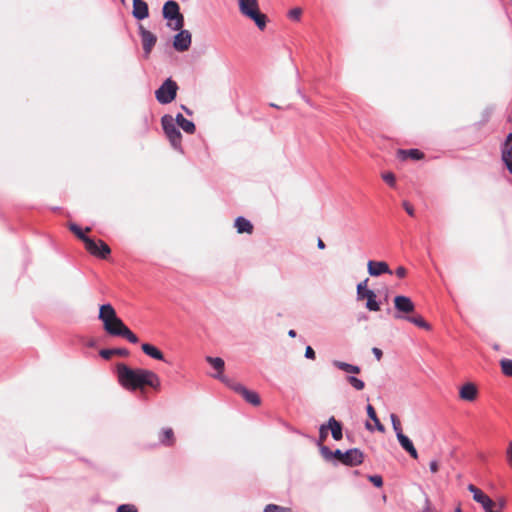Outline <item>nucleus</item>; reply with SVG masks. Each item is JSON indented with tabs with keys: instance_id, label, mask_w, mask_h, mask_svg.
Returning <instances> with one entry per match:
<instances>
[{
	"instance_id": "obj_10",
	"label": "nucleus",
	"mask_w": 512,
	"mask_h": 512,
	"mask_svg": "<svg viewBox=\"0 0 512 512\" xmlns=\"http://www.w3.org/2000/svg\"><path fill=\"white\" fill-rule=\"evenodd\" d=\"M139 34L142 41L144 56L148 58L154 45L156 44L157 37L151 31L145 29L142 25L139 26Z\"/></svg>"
},
{
	"instance_id": "obj_46",
	"label": "nucleus",
	"mask_w": 512,
	"mask_h": 512,
	"mask_svg": "<svg viewBox=\"0 0 512 512\" xmlns=\"http://www.w3.org/2000/svg\"><path fill=\"white\" fill-rule=\"evenodd\" d=\"M506 457H507L508 464L512 468V441L509 442V444H508L507 451H506Z\"/></svg>"
},
{
	"instance_id": "obj_59",
	"label": "nucleus",
	"mask_w": 512,
	"mask_h": 512,
	"mask_svg": "<svg viewBox=\"0 0 512 512\" xmlns=\"http://www.w3.org/2000/svg\"><path fill=\"white\" fill-rule=\"evenodd\" d=\"M270 106L273 107V108L280 109V107L277 104H275V103H270Z\"/></svg>"
},
{
	"instance_id": "obj_37",
	"label": "nucleus",
	"mask_w": 512,
	"mask_h": 512,
	"mask_svg": "<svg viewBox=\"0 0 512 512\" xmlns=\"http://www.w3.org/2000/svg\"><path fill=\"white\" fill-rule=\"evenodd\" d=\"M390 419H391L392 427H393V430L395 431L396 437H398L400 434H404L402 432L401 424H400L398 417L395 414H391Z\"/></svg>"
},
{
	"instance_id": "obj_27",
	"label": "nucleus",
	"mask_w": 512,
	"mask_h": 512,
	"mask_svg": "<svg viewBox=\"0 0 512 512\" xmlns=\"http://www.w3.org/2000/svg\"><path fill=\"white\" fill-rule=\"evenodd\" d=\"M159 442L167 447H170L174 444V432L172 428H163L159 433Z\"/></svg>"
},
{
	"instance_id": "obj_30",
	"label": "nucleus",
	"mask_w": 512,
	"mask_h": 512,
	"mask_svg": "<svg viewBox=\"0 0 512 512\" xmlns=\"http://www.w3.org/2000/svg\"><path fill=\"white\" fill-rule=\"evenodd\" d=\"M69 229L73 232L84 244H88L89 246L93 245V239L84 234L82 229L75 223L69 224Z\"/></svg>"
},
{
	"instance_id": "obj_19",
	"label": "nucleus",
	"mask_w": 512,
	"mask_h": 512,
	"mask_svg": "<svg viewBox=\"0 0 512 512\" xmlns=\"http://www.w3.org/2000/svg\"><path fill=\"white\" fill-rule=\"evenodd\" d=\"M397 440L400 444V446L413 458V459H417L418 458V452L416 450V448L414 447L413 445V442L409 439L408 436H406L405 434H400L398 437H397Z\"/></svg>"
},
{
	"instance_id": "obj_13",
	"label": "nucleus",
	"mask_w": 512,
	"mask_h": 512,
	"mask_svg": "<svg viewBox=\"0 0 512 512\" xmlns=\"http://www.w3.org/2000/svg\"><path fill=\"white\" fill-rule=\"evenodd\" d=\"M85 248L90 254L101 259H106L111 253L110 247L103 240L96 241L93 239V245L85 244Z\"/></svg>"
},
{
	"instance_id": "obj_45",
	"label": "nucleus",
	"mask_w": 512,
	"mask_h": 512,
	"mask_svg": "<svg viewBox=\"0 0 512 512\" xmlns=\"http://www.w3.org/2000/svg\"><path fill=\"white\" fill-rule=\"evenodd\" d=\"M305 357L307 359H310V360H314L316 355H315V351L313 350V348L311 346H307L306 349H305Z\"/></svg>"
},
{
	"instance_id": "obj_4",
	"label": "nucleus",
	"mask_w": 512,
	"mask_h": 512,
	"mask_svg": "<svg viewBox=\"0 0 512 512\" xmlns=\"http://www.w3.org/2000/svg\"><path fill=\"white\" fill-rule=\"evenodd\" d=\"M161 124H162L163 131H164L166 137L168 138L171 146L176 151L183 153V148H182V144H181L182 134H181L180 130L177 128V124L174 121V118L169 114H165L161 118Z\"/></svg>"
},
{
	"instance_id": "obj_21",
	"label": "nucleus",
	"mask_w": 512,
	"mask_h": 512,
	"mask_svg": "<svg viewBox=\"0 0 512 512\" xmlns=\"http://www.w3.org/2000/svg\"><path fill=\"white\" fill-rule=\"evenodd\" d=\"M394 318L407 320L410 323H413L414 325H416L417 327L428 330V331L431 329V325L428 322H426L423 319V317L420 315L408 316V315L395 314Z\"/></svg>"
},
{
	"instance_id": "obj_29",
	"label": "nucleus",
	"mask_w": 512,
	"mask_h": 512,
	"mask_svg": "<svg viewBox=\"0 0 512 512\" xmlns=\"http://www.w3.org/2000/svg\"><path fill=\"white\" fill-rule=\"evenodd\" d=\"M398 155L402 160H405L407 158L413 159V160H420L424 157V153L421 152L418 149H409V150H398Z\"/></svg>"
},
{
	"instance_id": "obj_55",
	"label": "nucleus",
	"mask_w": 512,
	"mask_h": 512,
	"mask_svg": "<svg viewBox=\"0 0 512 512\" xmlns=\"http://www.w3.org/2000/svg\"><path fill=\"white\" fill-rule=\"evenodd\" d=\"M298 93L301 95L302 99H303L306 103L310 104V100H309L305 95H303V94L301 93V91H300V90H298Z\"/></svg>"
},
{
	"instance_id": "obj_8",
	"label": "nucleus",
	"mask_w": 512,
	"mask_h": 512,
	"mask_svg": "<svg viewBox=\"0 0 512 512\" xmlns=\"http://www.w3.org/2000/svg\"><path fill=\"white\" fill-rule=\"evenodd\" d=\"M179 32L174 36L173 47L176 51L184 52L187 51L192 42V35L188 30L181 28Z\"/></svg>"
},
{
	"instance_id": "obj_48",
	"label": "nucleus",
	"mask_w": 512,
	"mask_h": 512,
	"mask_svg": "<svg viewBox=\"0 0 512 512\" xmlns=\"http://www.w3.org/2000/svg\"><path fill=\"white\" fill-rule=\"evenodd\" d=\"M406 269L403 267V266H399L396 270H395V274L397 277L399 278H404L406 276Z\"/></svg>"
},
{
	"instance_id": "obj_17",
	"label": "nucleus",
	"mask_w": 512,
	"mask_h": 512,
	"mask_svg": "<svg viewBox=\"0 0 512 512\" xmlns=\"http://www.w3.org/2000/svg\"><path fill=\"white\" fill-rule=\"evenodd\" d=\"M132 15L137 20H143L149 16V8L144 0H133Z\"/></svg>"
},
{
	"instance_id": "obj_3",
	"label": "nucleus",
	"mask_w": 512,
	"mask_h": 512,
	"mask_svg": "<svg viewBox=\"0 0 512 512\" xmlns=\"http://www.w3.org/2000/svg\"><path fill=\"white\" fill-rule=\"evenodd\" d=\"M164 19L168 20L167 26L172 30H180L184 26V16L180 12L179 4L174 0H168L162 8Z\"/></svg>"
},
{
	"instance_id": "obj_6",
	"label": "nucleus",
	"mask_w": 512,
	"mask_h": 512,
	"mask_svg": "<svg viewBox=\"0 0 512 512\" xmlns=\"http://www.w3.org/2000/svg\"><path fill=\"white\" fill-rule=\"evenodd\" d=\"M368 279L358 283L357 285V299L361 300L366 298V308L369 311H379L380 304L376 300V293L373 290L367 288Z\"/></svg>"
},
{
	"instance_id": "obj_52",
	"label": "nucleus",
	"mask_w": 512,
	"mask_h": 512,
	"mask_svg": "<svg viewBox=\"0 0 512 512\" xmlns=\"http://www.w3.org/2000/svg\"><path fill=\"white\" fill-rule=\"evenodd\" d=\"M372 353L374 354V356L376 357L377 360H380L382 358L383 353H382L381 349L374 347V348H372Z\"/></svg>"
},
{
	"instance_id": "obj_18",
	"label": "nucleus",
	"mask_w": 512,
	"mask_h": 512,
	"mask_svg": "<svg viewBox=\"0 0 512 512\" xmlns=\"http://www.w3.org/2000/svg\"><path fill=\"white\" fill-rule=\"evenodd\" d=\"M477 388L473 383L464 384L459 390V396L465 401H474L477 397Z\"/></svg>"
},
{
	"instance_id": "obj_36",
	"label": "nucleus",
	"mask_w": 512,
	"mask_h": 512,
	"mask_svg": "<svg viewBox=\"0 0 512 512\" xmlns=\"http://www.w3.org/2000/svg\"><path fill=\"white\" fill-rule=\"evenodd\" d=\"M501 369L503 374L506 376L512 377V360L511 359H502L500 362Z\"/></svg>"
},
{
	"instance_id": "obj_16",
	"label": "nucleus",
	"mask_w": 512,
	"mask_h": 512,
	"mask_svg": "<svg viewBox=\"0 0 512 512\" xmlns=\"http://www.w3.org/2000/svg\"><path fill=\"white\" fill-rule=\"evenodd\" d=\"M502 160L512 174V133H509L502 147Z\"/></svg>"
},
{
	"instance_id": "obj_41",
	"label": "nucleus",
	"mask_w": 512,
	"mask_h": 512,
	"mask_svg": "<svg viewBox=\"0 0 512 512\" xmlns=\"http://www.w3.org/2000/svg\"><path fill=\"white\" fill-rule=\"evenodd\" d=\"M382 178L383 180L390 186H394L395 185V175L392 173V172H386L384 174H382Z\"/></svg>"
},
{
	"instance_id": "obj_15",
	"label": "nucleus",
	"mask_w": 512,
	"mask_h": 512,
	"mask_svg": "<svg viewBox=\"0 0 512 512\" xmlns=\"http://www.w3.org/2000/svg\"><path fill=\"white\" fill-rule=\"evenodd\" d=\"M367 270L370 276L377 277L383 273L392 274L388 264L384 261H368Z\"/></svg>"
},
{
	"instance_id": "obj_24",
	"label": "nucleus",
	"mask_w": 512,
	"mask_h": 512,
	"mask_svg": "<svg viewBox=\"0 0 512 512\" xmlns=\"http://www.w3.org/2000/svg\"><path fill=\"white\" fill-rule=\"evenodd\" d=\"M141 349L147 356L155 360L166 361L164 354L156 346L150 343H143L141 345Z\"/></svg>"
},
{
	"instance_id": "obj_39",
	"label": "nucleus",
	"mask_w": 512,
	"mask_h": 512,
	"mask_svg": "<svg viewBox=\"0 0 512 512\" xmlns=\"http://www.w3.org/2000/svg\"><path fill=\"white\" fill-rule=\"evenodd\" d=\"M328 427H327V423L326 424H322L319 428V442H318V445H322L321 443L327 438L328 436Z\"/></svg>"
},
{
	"instance_id": "obj_33",
	"label": "nucleus",
	"mask_w": 512,
	"mask_h": 512,
	"mask_svg": "<svg viewBox=\"0 0 512 512\" xmlns=\"http://www.w3.org/2000/svg\"><path fill=\"white\" fill-rule=\"evenodd\" d=\"M118 337L126 338L130 343L136 344L139 342V338L134 334L128 327L123 328V331H116Z\"/></svg>"
},
{
	"instance_id": "obj_49",
	"label": "nucleus",
	"mask_w": 512,
	"mask_h": 512,
	"mask_svg": "<svg viewBox=\"0 0 512 512\" xmlns=\"http://www.w3.org/2000/svg\"><path fill=\"white\" fill-rule=\"evenodd\" d=\"M496 506L495 507H498V510L497 511H502L505 506H506V500L504 498H500L498 500V502H495Z\"/></svg>"
},
{
	"instance_id": "obj_11",
	"label": "nucleus",
	"mask_w": 512,
	"mask_h": 512,
	"mask_svg": "<svg viewBox=\"0 0 512 512\" xmlns=\"http://www.w3.org/2000/svg\"><path fill=\"white\" fill-rule=\"evenodd\" d=\"M394 307L397 311L396 314L407 315L415 310L413 301L404 295H397L394 298Z\"/></svg>"
},
{
	"instance_id": "obj_22",
	"label": "nucleus",
	"mask_w": 512,
	"mask_h": 512,
	"mask_svg": "<svg viewBox=\"0 0 512 512\" xmlns=\"http://www.w3.org/2000/svg\"><path fill=\"white\" fill-rule=\"evenodd\" d=\"M320 454L326 461H332L335 458L343 464L344 452H342L340 449L331 451L329 447L320 445Z\"/></svg>"
},
{
	"instance_id": "obj_58",
	"label": "nucleus",
	"mask_w": 512,
	"mask_h": 512,
	"mask_svg": "<svg viewBox=\"0 0 512 512\" xmlns=\"http://www.w3.org/2000/svg\"><path fill=\"white\" fill-rule=\"evenodd\" d=\"M365 427L367 430H370V431L373 430V426L369 422H366Z\"/></svg>"
},
{
	"instance_id": "obj_26",
	"label": "nucleus",
	"mask_w": 512,
	"mask_h": 512,
	"mask_svg": "<svg viewBox=\"0 0 512 512\" xmlns=\"http://www.w3.org/2000/svg\"><path fill=\"white\" fill-rule=\"evenodd\" d=\"M129 354L126 348L101 349L99 351V355L105 360H109L113 355L127 357Z\"/></svg>"
},
{
	"instance_id": "obj_43",
	"label": "nucleus",
	"mask_w": 512,
	"mask_h": 512,
	"mask_svg": "<svg viewBox=\"0 0 512 512\" xmlns=\"http://www.w3.org/2000/svg\"><path fill=\"white\" fill-rule=\"evenodd\" d=\"M117 512H138L136 507L132 504H122L118 506Z\"/></svg>"
},
{
	"instance_id": "obj_47",
	"label": "nucleus",
	"mask_w": 512,
	"mask_h": 512,
	"mask_svg": "<svg viewBox=\"0 0 512 512\" xmlns=\"http://www.w3.org/2000/svg\"><path fill=\"white\" fill-rule=\"evenodd\" d=\"M402 205L408 215L414 216V208L409 202L404 201Z\"/></svg>"
},
{
	"instance_id": "obj_42",
	"label": "nucleus",
	"mask_w": 512,
	"mask_h": 512,
	"mask_svg": "<svg viewBox=\"0 0 512 512\" xmlns=\"http://www.w3.org/2000/svg\"><path fill=\"white\" fill-rule=\"evenodd\" d=\"M302 10L300 8H293L289 11L288 16L290 19L298 21L300 20Z\"/></svg>"
},
{
	"instance_id": "obj_56",
	"label": "nucleus",
	"mask_w": 512,
	"mask_h": 512,
	"mask_svg": "<svg viewBox=\"0 0 512 512\" xmlns=\"http://www.w3.org/2000/svg\"><path fill=\"white\" fill-rule=\"evenodd\" d=\"M288 336H289V337H292V338L296 337V331H295V330H293V329L289 330V331H288Z\"/></svg>"
},
{
	"instance_id": "obj_25",
	"label": "nucleus",
	"mask_w": 512,
	"mask_h": 512,
	"mask_svg": "<svg viewBox=\"0 0 512 512\" xmlns=\"http://www.w3.org/2000/svg\"><path fill=\"white\" fill-rule=\"evenodd\" d=\"M234 226L239 234H250L253 231L252 223L243 216H239L235 219Z\"/></svg>"
},
{
	"instance_id": "obj_2",
	"label": "nucleus",
	"mask_w": 512,
	"mask_h": 512,
	"mask_svg": "<svg viewBox=\"0 0 512 512\" xmlns=\"http://www.w3.org/2000/svg\"><path fill=\"white\" fill-rule=\"evenodd\" d=\"M238 5L242 15L253 20L260 30L265 29L267 16L260 12L258 0H238Z\"/></svg>"
},
{
	"instance_id": "obj_23",
	"label": "nucleus",
	"mask_w": 512,
	"mask_h": 512,
	"mask_svg": "<svg viewBox=\"0 0 512 512\" xmlns=\"http://www.w3.org/2000/svg\"><path fill=\"white\" fill-rule=\"evenodd\" d=\"M176 124L187 134H193L196 130L195 124L186 119L181 113H178L174 118Z\"/></svg>"
},
{
	"instance_id": "obj_53",
	"label": "nucleus",
	"mask_w": 512,
	"mask_h": 512,
	"mask_svg": "<svg viewBox=\"0 0 512 512\" xmlns=\"http://www.w3.org/2000/svg\"><path fill=\"white\" fill-rule=\"evenodd\" d=\"M317 247H318L319 249H321V250L325 249V247H326V246H325V243H324V242H323V240H322V239H320V238H319V239H318V241H317Z\"/></svg>"
},
{
	"instance_id": "obj_34",
	"label": "nucleus",
	"mask_w": 512,
	"mask_h": 512,
	"mask_svg": "<svg viewBox=\"0 0 512 512\" xmlns=\"http://www.w3.org/2000/svg\"><path fill=\"white\" fill-rule=\"evenodd\" d=\"M468 490L473 494V499L477 503H482L483 500L487 497L486 494H484L480 489H478L475 485L469 484Z\"/></svg>"
},
{
	"instance_id": "obj_57",
	"label": "nucleus",
	"mask_w": 512,
	"mask_h": 512,
	"mask_svg": "<svg viewBox=\"0 0 512 512\" xmlns=\"http://www.w3.org/2000/svg\"><path fill=\"white\" fill-rule=\"evenodd\" d=\"M95 345H96V341H95V340H93V339H91V340H89V341L87 342V346H89V347H94Z\"/></svg>"
},
{
	"instance_id": "obj_44",
	"label": "nucleus",
	"mask_w": 512,
	"mask_h": 512,
	"mask_svg": "<svg viewBox=\"0 0 512 512\" xmlns=\"http://www.w3.org/2000/svg\"><path fill=\"white\" fill-rule=\"evenodd\" d=\"M369 481L371 483H373V485L378 487V488L383 485V479H382V477L380 475L369 476Z\"/></svg>"
},
{
	"instance_id": "obj_1",
	"label": "nucleus",
	"mask_w": 512,
	"mask_h": 512,
	"mask_svg": "<svg viewBox=\"0 0 512 512\" xmlns=\"http://www.w3.org/2000/svg\"><path fill=\"white\" fill-rule=\"evenodd\" d=\"M117 374L120 384L131 390L150 386L152 388L160 387V379L158 375L146 369H132L124 363L117 365Z\"/></svg>"
},
{
	"instance_id": "obj_35",
	"label": "nucleus",
	"mask_w": 512,
	"mask_h": 512,
	"mask_svg": "<svg viewBox=\"0 0 512 512\" xmlns=\"http://www.w3.org/2000/svg\"><path fill=\"white\" fill-rule=\"evenodd\" d=\"M347 382L357 391H361L365 387L364 381L353 375L347 377Z\"/></svg>"
},
{
	"instance_id": "obj_40",
	"label": "nucleus",
	"mask_w": 512,
	"mask_h": 512,
	"mask_svg": "<svg viewBox=\"0 0 512 512\" xmlns=\"http://www.w3.org/2000/svg\"><path fill=\"white\" fill-rule=\"evenodd\" d=\"M481 506L483 507V509L485 510V512H488L489 510H492L493 507L496 506L495 502L489 497L487 496L482 503H480Z\"/></svg>"
},
{
	"instance_id": "obj_38",
	"label": "nucleus",
	"mask_w": 512,
	"mask_h": 512,
	"mask_svg": "<svg viewBox=\"0 0 512 512\" xmlns=\"http://www.w3.org/2000/svg\"><path fill=\"white\" fill-rule=\"evenodd\" d=\"M264 512H291L290 508L278 506L276 504H268L264 508Z\"/></svg>"
},
{
	"instance_id": "obj_7",
	"label": "nucleus",
	"mask_w": 512,
	"mask_h": 512,
	"mask_svg": "<svg viewBox=\"0 0 512 512\" xmlns=\"http://www.w3.org/2000/svg\"><path fill=\"white\" fill-rule=\"evenodd\" d=\"M228 386L233 391L240 394L245 399L246 402L252 404L253 406L260 405L261 399L256 392L247 389L244 385H242L240 383L231 382L230 385H228Z\"/></svg>"
},
{
	"instance_id": "obj_28",
	"label": "nucleus",
	"mask_w": 512,
	"mask_h": 512,
	"mask_svg": "<svg viewBox=\"0 0 512 512\" xmlns=\"http://www.w3.org/2000/svg\"><path fill=\"white\" fill-rule=\"evenodd\" d=\"M332 364L334 367L351 374H359L361 371L359 366L339 360H334Z\"/></svg>"
},
{
	"instance_id": "obj_5",
	"label": "nucleus",
	"mask_w": 512,
	"mask_h": 512,
	"mask_svg": "<svg viewBox=\"0 0 512 512\" xmlns=\"http://www.w3.org/2000/svg\"><path fill=\"white\" fill-rule=\"evenodd\" d=\"M178 85L171 78H167L155 91V97L160 104H169L177 96Z\"/></svg>"
},
{
	"instance_id": "obj_51",
	"label": "nucleus",
	"mask_w": 512,
	"mask_h": 512,
	"mask_svg": "<svg viewBox=\"0 0 512 512\" xmlns=\"http://www.w3.org/2000/svg\"><path fill=\"white\" fill-rule=\"evenodd\" d=\"M493 113V108L492 107H487L485 110H484V121H488L491 114Z\"/></svg>"
},
{
	"instance_id": "obj_32",
	"label": "nucleus",
	"mask_w": 512,
	"mask_h": 512,
	"mask_svg": "<svg viewBox=\"0 0 512 512\" xmlns=\"http://www.w3.org/2000/svg\"><path fill=\"white\" fill-rule=\"evenodd\" d=\"M123 328H127L124 322L117 316L113 321L110 322V330L106 331L111 336H117L116 331H123Z\"/></svg>"
},
{
	"instance_id": "obj_50",
	"label": "nucleus",
	"mask_w": 512,
	"mask_h": 512,
	"mask_svg": "<svg viewBox=\"0 0 512 512\" xmlns=\"http://www.w3.org/2000/svg\"><path fill=\"white\" fill-rule=\"evenodd\" d=\"M429 468L432 473H436L438 471V462L436 460H432L429 463Z\"/></svg>"
},
{
	"instance_id": "obj_54",
	"label": "nucleus",
	"mask_w": 512,
	"mask_h": 512,
	"mask_svg": "<svg viewBox=\"0 0 512 512\" xmlns=\"http://www.w3.org/2000/svg\"><path fill=\"white\" fill-rule=\"evenodd\" d=\"M182 110L187 114V115H192V111L187 108L185 105H182L181 106Z\"/></svg>"
},
{
	"instance_id": "obj_12",
	"label": "nucleus",
	"mask_w": 512,
	"mask_h": 512,
	"mask_svg": "<svg viewBox=\"0 0 512 512\" xmlns=\"http://www.w3.org/2000/svg\"><path fill=\"white\" fill-rule=\"evenodd\" d=\"M116 317V311L111 304L107 303L100 306L98 318L102 321L105 331L110 330V322Z\"/></svg>"
},
{
	"instance_id": "obj_14",
	"label": "nucleus",
	"mask_w": 512,
	"mask_h": 512,
	"mask_svg": "<svg viewBox=\"0 0 512 512\" xmlns=\"http://www.w3.org/2000/svg\"><path fill=\"white\" fill-rule=\"evenodd\" d=\"M364 461V454L358 448L348 449L344 452L343 465L355 467L362 464Z\"/></svg>"
},
{
	"instance_id": "obj_20",
	"label": "nucleus",
	"mask_w": 512,
	"mask_h": 512,
	"mask_svg": "<svg viewBox=\"0 0 512 512\" xmlns=\"http://www.w3.org/2000/svg\"><path fill=\"white\" fill-rule=\"evenodd\" d=\"M327 427L331 431L334 440L339 441L343 438V428L341 422L336 420L333 416L327 421Z\"/></svg>"
},
{
	"instance_id": "obj_60",
	"label": "nucleus",
	"mask_w": 512,
	"mask_h": 512,
	"mask_svg": "<svg viewBox=\"0 0 512 512\" xmlns=\"http://www.w3.org/2000/svg\"><path fill=\"white\" fill-rule=\"evenodd\" d=\"M455 512H462L461 507H460V506L456 507V508H455Z\"/></svg>"
},
{
	"instance_id": "obj_31",
	"label": "nucleus",
	"mask_w": 512,
	"mask_h": 512,
	"mask_svg": "<svg viewBox=\"0 0 512 512\" xmlns=\"http://www.w3.org/2000/svg\"><path fill=\"white\" fill-rule=\"evenodd\" d=\"M366 411H367L368 417L374 422L375 428L379 432H384L385 431V427L383 426V424L378 419V417L376 415V412H375V409L373 408V406L371 404L367 405Z\"/></svg>"
},
{
	"instance_id": "obj_9",
	"label": "nucleus",
	"mask_w": 512,
	"mask_h": 512,
	"mask_svg": "<svg viewBox=\"0 0 512 512\" xmlns=\"http://www.w3.org/2000/svg\"><path fill=\"white\" fill-rule=\"evenodd\" d=\"M205 360L217 371V373L213 374L212 377L215 379H218L219 381H221L222 383H224L227 386L230 385V383L232 381L228 377L223 375V371H224V367H225L224 360L220 357H212V356H207L205 358Z\"/></svg>"
}]
</instances>
